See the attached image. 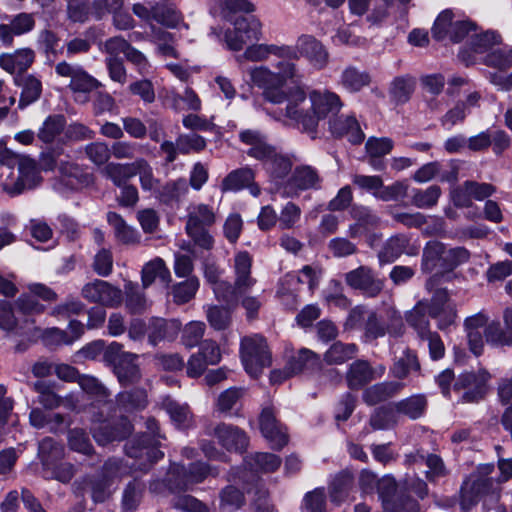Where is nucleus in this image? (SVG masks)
<instances>
[{
    "instance_id": "obj_61",
    "label": "nucleus",
    "mask_w": 512,
    "mask_h": 512,
    "mask_svg": "<svg viewBox=\"0 0 512 512\" xmlns=\"http://www.w3.org/2000/svg\"><path fill=\"white\" fill-rule=\"evenodd\" d=\"M68 446L72 451L84 454L86 456H91L95 453L87 433L80 428L69 430Z\"/></svg>"
},
{
    "instance_id": "obj_19",
    "label": "nucleus",
    "mask_w": 512,
    "mask_h": 512,
    "mask_svg": "<svg viewBox=\"0 0 512 512\" xmlns=\"http://www.w3.org/2000/svg\"><path fill=\"white\" fill-rule=\"evenodd\" d=\"M214 437L229 452L242 453L246 450L249 439L245 431L237 426L220 423L214 428Z\"/></svg>"
},
{
    "instance_id": "obj_15",
    "label": "nucleus",
    "mask_w": 512,
    "mask_h": 512,
    "mask_svg": "<svg viewBox=\"0 0 512 512\" xmlns=\"http://www.w3.org/2000/svg\"><path fill=\"white\" fill-rule=\"evenodd\" d=\"M16 164L18 165L19 175L11 186H6V191L9 194H20L24 190L35 188L42 182L40 170L34 159L19 155Z\"/></svg>"
},
{
    "instance_id": "obj_47",
    "label": "nucleus",
    "mask_w": 512,
    "mask_h": 512,
    "mask_svg": "<svg viewBox=\"0 0 512 512\" xmlns=\"http://www.w3.org/2000/svg\"><path fill=\"white\" fill-rule=\"evenodd\" d=\"M134 162L131 163H115L111 162L106 164L102 170V174L117 187H122L133 178Z\"/></svg>"
},
{
    "instance_id": "obj_51",
    "label": "nucleus",
    "mask_w": 512,
    "mask_h": 512,
    "mask_svg": "<svg viewBox=\"0 0 512 512\" xmlns=\"http://www.w3.org/2000/svg\"><path fill=\"white\" fill-rule=\"evenodd\" d=\"M125 305L131 314L143 313L147 307L148 302L143 292V288H139L137 284L129 282L125 285Z\"/></svg>"
},
{
    "instance_id": "obj_11",
    "label": "nucleus",
    "mask_w": 512,
    "mask_h": 512,
    "mask_svg": "<svg viewBox=\"0 0 512 512\" xmlns=\"http://www.w3.org/2000/svg\"><path fill=\"white\" fill-rule=\"evenodd\" d=\"M0 329L6 331L9 335L28 339L37 336L40 331L32 318H26L19 323L15 317L13 305L6 300L0 301Z\"/></svg>"
},
{
    "instance_id": "obj_57",
    "label": "nucleus",
    "mask_w": 512,
    "mask_h": 512,
    "mask_svg": "<svg viewBox=\"0 0 512 512\" xmlns=\"http://www.w3.org/2000/svg\"><path fill=\"white\" fill-rule=\"evenodd\" d=\"M386 213L397 223L402 224L407 228H420L426 224V216L420 212L408 213L399 212L397 207L389 205L386 207Z\"/></svg>"
},
{
    "instance_id": "obj_59",
    "label": "nucleus",
    "mask_w": 512,
    "mask_h": 512,
    "mask_svg": "<svg viewBox=\"0 0 512 512\" xmlns=\"http://www.w3.org/2000/svg\"><path fill=\"white\" fill-rule=\"evenodd\" d=\"M67 87L73 93L89 94L102 87V83L82 67L78 75L74 77L73 83L67 84Z\"/></svg>"
},
{
    "instance_id": "obj_5",
    "label": "nucleus",
    "mask_w": 512,
    "mask_h": 512,
    "mask_svg": "<svg viewBox=\"0 0 512 512\" xmlns=\"http://www.w3.org/2000/svg\"><path fill=\"white\" fill-rule=\"evenodd\" d=\"M241 360L246 372L257 378L272 363L271 352L261 335L244 337L240 344Z\"/></svg>"
},
{
    "instance_id": "obj_31",
    "label": "nucleus",
    "mask_w": 512,
    "mask_h": 512,
    "mask_svg": "<svg viewBox=\"0 0 512 512\" xmlns=\"http://www.w3.org/2000/svg\"><path fill=\"white\" fill-rule=\"evenodd\" d=\"M35 53L30 48H22L14 53H4L0 55V67L9 73L15 71L24 72L34 62Z\"/></svg>"
},
{
    "instance_id": "obj_17",
    "label": "nucleus",
    "mask_w": 512,
    "mask_h": 512,
    "mask_svg": "<svg viewBox=\"0 0 512 512\" xmlns=\"http://www.w3.org/2000/svg\"><path fill=\"white\" fill-rule=\"evenodd\" d=\"M133 426L127 416H121L116 421H103L92 430L97 444L105 446L114 441H122L132 433Z\"/></svg>"
},
{
    "instance_id": "obj_58",
    "label": "nucleus",
    "mask_w": 512,
    "mask_h": 512,
    "mask_svg": "<svg viewBox=\"0 0 512 512\" xmlns=\"http://www.w3.org/2000/svg\"><path fill=\"white\" fill-rule=\"evenodd\" d=\"M220 508L227 512H233L241 508L245 503L244 493L233 485H228L220 492Z\"/></svg>"
},
{
    "instance_id": "obj_9",
    "label": "nucleus",
    "mask_w": 512,
    "mask_h": 512,
    "mask_svg": "<svg viewBox=\"0 0 512 512\" xmlns=\"http://www.w3.org/2000/svg\"><path fill=\"white\" fill-rule=\"evenodd\" d=\"M279 71L271 72L266 67H258L250 71L251 81L258 87L283 86L288 79L297 82L299 75L294 63L281 61L278 64Z\"/></svg>"
},
{
    "instance_id": "obj_7",
    "label": "nucleus",
    "mask_w": 512,
    "mask_h": 512,
    "mask_svg": "<svg viewBox=\"0 0 512 512\" xmlns=\"http://www.w3.org/2000/svg\"><path fill=\"white\" fill-rule=\"evenodd\" d=\"M81 295L90 303L109 308L119 307L123 301L121 289L100 279L85 284L81 290Z\"/></svg>"
},
{
    "instance_id": "obj_60",
    "label": "nucleus",
    "mask_w": 512,
    "mask_h": 512,
    "mask_svg": "<svg viewBox=\"0 0 512 512\" xmlns=\"http://www.w3.org/2000/svg\"><path fill=\"white\" fill-rule=\"evenodd\" d=\"M249 467L256 471L270 473L281 465V458L272 453H255L247 460Z\"/></svg>"
},
{
    "instance_id": "obj_42",
    "label": "nucleus",
    "mask_w": 512,
    "mask_h": 512,
    "mask_svg": "<svg viewBox=\"0 0 512 512\" xmlns=\"http://www.w3.org/2000/svg\"><path fill=\"white\" fill-rule=\"evenodd\" d=\"M294 53L295 52L288 46L259 44L249 46L239 59L245 58L250 61H263L267 59L270 54L289 57Z\"/></svg>"
},
{
    "instance_id": "obj_32",
    "label": "nucleus",
    "mask_w": 512,
    "mask_h": 512,
    "mask_svg": "<svg viewBox=\"0 0 512 512\" xmlns=\"http://www.w3.org/2000/svg\"><path fill=\"white\" fill-rule=\"evenodd\" d=\"M37 455L44 471H46L63 460L65 457V447L55 439L45 437L39 442Z\"/></svg>"
},
{
    "instance_id": "obj_40",
    "label": "nucleus",
    "mask_w": 512,
    "mask_h": 512,
    "mask_svg": "<svg viewBox=\"0 0 512 512\" xmlns=\"http://www.w3.org/2000/svg\"><path fill=\"white\" fill-rule=\"evenodd\" d=\"M429 314L427 309V299L420 300L416 305L405 314L407 324L412 327L418 337L430 332Z\"/></svg>"
},
{
    "instance_id": "obj_35",
    "label": "nucleus",
    "mask_w": 512,
    "mask_h": 512,
    "mask_svg": "<svg viewBox=\"0 0 512 512\" xmlns=\"http://www.w3.org/2000/svg\"><path fill=\"white\" fill-rule=\"evenodd\" d=\"M412 373H421V364L415 351L406 348L402 355L395 359L390 368L392 377L403 380Z\"/></svg>"
},
{
    "instance_id": "obj_33",
    "label": "nucleus",
    "mask_w": 512,
    "mask_h": 512,
    "mask_svg": "<svg viewBox=\"0 0 512 512\" xmlns=\"http://www.w3.org/2000/svg\"><path fill=\"white\" fill-rule=\"evenodd\" d=\"M200 281L197 276L185 278L182 281L170 283L168 294L172 297V301L176 305H184L193 300L199 290Z\"/></svg>"
},
{
    "instance_id": "obj_48",
    "label": "nucleus",
    "mask_w": 512,
    "mask_h": 512,
    "mask_svg": "<svg viewBox=\"0 0 512 512\" xmlns=\"http://www.w3.org/2000/svg\"><path fill=\"white\" fill-rule=\"evenodd\" d=\"M205 313L209 325L214 330L224 331L229 328L232 322V311L228 305H208Z\"/></svg>"
},
{
    "instance_id": "obj_44",
    "label": "nucleus",
    "mask_w": 512,
    "mask_h": 512,
    "mask_svg": "<svg viewBox=\"0 0 512 512\" xmlns=\"http://www.w3.org/2000/svg\"><path fill=\"white\" fill-rule=\"evenodd\" d=\"M445 245L438 241H429L423 249L421 269L424 273H430L440 263L443 268Z\"/></svg>"
},
{
    "instance_id": "obj_20",
    "label": "nucleus",
    "mask_w": 512,
    "mask_h": 512,
    "mask_svg": "<svg viewBox=\"0 0 512 512\" xmlns=\"http://www.w3.org/2000/svg\"><path fill=\"white\" fill-rule=\"evenodd\" d=\"M329 130L334 137H348L352 144H360L365 138L357 119L352 115H336L329 119Z\"/></svg>"
},
{
    "instance_id": "obj_23",
    "label": "nucleus",
    "mask_w": 512,
    "mask_h": 512,
    "mask_svg": "<svg viewBox=\"0 0 512 512\" xmlns=\"http://www.w3.org/2000/svg\"><path fill=\"white\" fill-rule=\"evenodd\" d=\"M140 461L136 464V462L128 463L115 457L109 458L103 464L101 476L113 484L114 480L130 476L135 471L147 472L152 464Z\"/></svg>"
},
{
    "instance_id": "obj_28",
    "label": "nucleus",
    "mask_w": 512,
    "mask_h": 512,
    "mask_svg": "<svg viewBox=\"0 0 512 512\" xmlns=\"http://www.w3.org/2000/svg\"><path fill=\"white\" fill-rule=\"evenodd\" d=\"M156 279H159L164 287H169V284L172 282L170 270L166 266L165 261L160 257H155L144 264L141 270L143 289L150 287Z\"/></svg>"
},
{
    "instance_id": "obj_63",
    "label": "nucleus",
    "mask_w": 512,
    "mask_h": 512,
    "mask_svg": "<svg viewBox=\"0 0 512 512\" xmlns=\"http://www.w3.org/2000/svg\"><path fill=\"white\" fill-rule=\"evenodd\" d=\"M264 162L270 175L278 180L284 179L292 168L290 159L279 154L276 148L274 149V155L271 158H266Z\"/></svg>"
},
{
    "instance_id": "obj_21",
    "label": "nucleus",
    "mask_w": 512,
    "mask_h": 512,
    "mask_svg": "<svg viewBox=\"0 0 512 512\" xmlns=\"http://www.w3.org/2000/svg\"><path fill=\"white\" fill-rule=\"evenodd\" d=\"M234 287L243 296L257 283L252 276V257L247 251L238 252L234 257Z\"/></svg>"
},
{
    "instance_id": "obj_62",
    "label": "nucleus",
    "mask_w": 512,
    "mask_h": 512,
    "mask_svg": "<svg viewBox=\"0 0 512 512\" xmlns=\"http://www.w3.org/2000/svg\"><path fill=\"white\" fill-rule=\"evenodd\" d=\"M153 19L168 28H175L181 21V13L173 5H153Z\"/></svg>"
},
{
    "instance_id": "obj_2",
    "label": "nucleus",
    "mask_w": 512,
    "mask_h": 512,
    "mask_svg": "<svg viewBox=\"0 0 512 512\" xmlns=\"http://www.w3.org/2000/svg\"><path fill=\"white\" fill-rule=\"evenodd\" d=\"M139 355L123 350V345L112 342L104 351L103 360L109 366L122 387L136 385L142 373L138 363Z\"/></svg>"
},
{
    "instance_id": "obj_46",
    "label": "nucleus",
    "mask_w": 512,
    "mask_h": 512,
    "mask_svg": "<svg viewBox=\"0 0 512 512\" xmlns=\"http://www.w3.org/2000/svg\"><path fill=\"white\" fill-rule=\"evenodd\" d=\"M78 384L84 392L96 398L97 402L102 403L107 409V402L111 399V391L99 379L90 375H82Z\"/></svg>"
},
{
    "instance_id": "obj_64",
    "label": "nucleus",
    "mask_w": 512,
    "mask_h": 512,
    "mask_svg": "<svg viewBox=\"0 0 512 512\" xmlns=\"http://www.w3.org/2000/svg\"><path fill=\"white\" fill-rule=\"evenodd\" d=\"M386 512H421L419 502L406 492H401L393 502L384 509Z\"/></svg>"
},
{
    "instance_id": "obj_25",
    "label": "nucleus",
    "mask_w": 512,
    "mask_h": 512,
    "mask_svg": "<svg viewBox=\"0 0 512 512\" xmlns=\"http://www.w3.org/2000/svg\"><path fill=\"white\" fill-rule=\"evenodd\" d=\"M60 183L70 190H79L93 182L92 174L84 171L78 164L62 161L58 166Z\"/></svg>"
},
{
    "instance_id": "obj_52",
    "label": "nucleus",
    "mask_w": 512,
    "mask_h": 512,
    "mask_svg": "<svg viewBox=\"0 0 512 512\" xmlns=\"http://www.w3.org/2000/svg\"><path fill=\"white\" fill-rule=\"evenodd\" d=\"M484 337L494 347L512 346V333L503 328L499 321H492L485 327Z\"/></svg>"
},
{
    "instance_id": "obj_6",
    "label": "nucleus",
    "mask_w": 512,
    "mask_h": 512,
    "mask_svg": "<svg viewBox=\"0 0 512 512\" xmlns=\"http://www.w3.org/2000/svg\"><path fill=\"white\" fill-rule=\"evenodd\" d=\"M148 405L147 392L143 388H133L119 392L114 400L107 402L105 418H113L119 413V417L126 416L137 411L144 410ZM103 414V412L101 413ZM104 417V415H102Z\"/></svg>"
},
{
    "instance_id": "obj_53",
    "label": "nucleus",
    "mask_w": 512,
    "mask_h": 512,
    "mask_svg": "<svg viewBox=\"0 0 512 512\" xmlns=\"http://www.w3.org/2000/svg\"><path fill=\"white\" fill-rule=\"evenodd\" d=\"M65 125L66 120L63 115H50L39 129L37 136L44 143H52L62 133Z\"/></svg>"
},
{
    "instance_id": "obj_54",
    "label": "nucleus",
    "mask_w": 512,
    "mask_h": 512,
    "mask_svg": "<svg viewBox=\"0 0 512 512\" xmlns=\"http://www.w3.org/2000/svg\"><path fill=\"white\" fill-rule=\"evenodd\" d=\"M415 88V82L410 76L396 77L391 83L390 96L396 104L406 103Z\"/></svg>"
},
{
    "instance_id": "obj_27",
    "label": "nucleus",
    "mask_w": 512,
    "mask_h": 512,
    "mask_svg": "<svg viewBox=\"0 0 512 512\" xmlns=\"http://www.w3.org/2000/svg\"><path fill=\"white\" fill-rule=\"evenodd\" d=\"M255 174L249 167H243L230 172L221 183L222 191H238L245 187L250 189V192L257 196L260 189L254 184Z\"/></svg>"
},
{
    "instance_id": "obj_45",
    "label": "nucleus",
    "mask_w": 512,
    "mask_h": 512,
    "mask_svg": "<svg viewBox=\"0 0 512 512\" xmlns=\"http://www.w3.org/2000/svg\"><path fill=\"white\" fill-rule=\"evenodd\" d=\"M358 352V347L354 343L335 342L324 354V360L327 364H343L353 359Z\"/></svg>"
},
{
    "instance_id": "obj_49",
    "label": "nucleus",
    "mask_w": 512,
    "mask_h": 512,
    "mask_svg": "<svg viewBox=\"0 0 512 512\" xmlns=\"http://www.w3.org/2000/svg\"><path fill=\"white\" fill-rule=\"evenodd\" d=\"M165 486L172 493L190 489L191 483L186 471V467L179 464H172L165 478Z\"/></svg>"
},
{
    "instance_id": "obj_14",
    "label": "nucleus",
    "mask_w": 512,
    "mask_h": 512,
    "mask_svg": "<svg viewBox=\"0 0 512 512\" xmlns=\"http://www.w3.org/2000/svg\"><path fill=\"white\" fill-rule=\"evenodd\" d=\"M427 309L429 316L438 320L440 330L452 325L457 317L456 308L450 303L447 289H438L432 293L431 299L427 300Z\"/></svg>"
},
{
    "instance_id": "obj_24",
    "label": "nucleus",
    "mask_w": 512,
    "mask_h": 512,
    "mask_svg": "<svg viewBox=\"0 0 512 512\" xmlns=\"http://www.w3.org/2000/svg\"><path fill=\"white\" fill-rule=\"evenodd\" d=\"M296 48L314 67L322 69L327 65L329 54L323 44L314 36H300L297 40Z\"/></svg>"
},
{
    "instance_id": "obj_43",
    "label": "nucleus",
    "mask_w": 512,
    "mask_h": 512,
    "mask_svg": "<svg viewBox=\"0 0 512 512\" xmlns=\"http://www.w3.org/2000/svg\"><path fill=\"white\" fill-rule=\"evenodd\" d=\"M409 240L404 235H395L389 238L378 253L381 265L391 263L401 256L408 246Z\"/></svg>"
},
{
    "instance_id": "obj_12",
    "label": "nucleus",
    "mask_w": 512,
    "mask_h": 512,
    "mask_svg": "<svg viewBox=\"0 0 512 512\" xmlns=\"http://www.w3.org/2000/svg\"><path fill=\"white\" fill-rule=\"evenodd\" d=\"M492 478L479 472L471 473L460 488V505L463 510H469L476 505L481 496L488 494L493 488Z\"/></svg>"
},
{
    "instance_id": "obj_37",
    "label": "nucleus",
    "mask_w": 512,
    "mask_h": 512,
    "mask_svg": "<svg viewBox=\"0 0 512 512\" xmlns=\"http://www.w3.org/2000/svg\"><path fill=\"white\" fill-rule=\"evenodd\" d=\"M107 222L112 226L115 238L119 243L135 245L140 242V235L137 230L129 226L120 214L108 212Z\"/></svg>"
},
{
    "instance_id": "obj_1",
    "label": "nucleus",
    "mask_w": 512,
    "mask_h": 512,
    "mask_svg": "<svg viewBox=\"0 0 512 512\" xmlns=\"http://www.w3.org/2000/svg\"><path fill=\"white\" fill-rule=\"evenodd\" d=\"M309 99L312 113L304 110L301 105L296 121L305 132L311 134V137L315 139L319 121L336 116L343 104L337 94L329 91L313 90L309 94Z\"/></svg>"
},
{
    "instance_id": "obj_56",
    "label": "nucleus",
    "mask_w": 512,
    "mask_h": 512,
    "mask_svg": "<svg viewBox=\"0 0 512 512\" xmlns=\"http://www.w3.org/2000/svg\"><path fill=\"white\" fill-rule=\"evenodd\" d=\"M442 194L438 185H431L427 189H413L411 203L417 208L426 209L435 206Z\"/></svg>"
},
{
    "instance_id": "obj_18",
    "label": "nucleus",
    "mask_w": 512,
    "mask_h": 512,
    "mask_svg": "<svg viewBox=\"0 0 512 512\" xmlns=\"http://www.w3.org/2000/svg\"><path fill=\"white\" fill-rule=\"evenodd\" d=\"M260 430L269 441L272 449L280 450L288 443V436L282 425L277 421L272 407L263 408L259 417Z\"/></svg>"
},
{
    "instance_id": "obj_10",
    "label": "nucleus",
    "mask_w": 512,
    "mask_h": 512,
    "mask_svg": "<svg viewBox=\"0 0 512 512\" xmlns=\"http://www.w3.org/2000/svg\"><path fill=\"white\" fill-rule=\"evenodd\" d=\"M30 294L23 293L15 301L17 309L26 316L41 314L45 310V306L39 303L36 297L43 301L55 302L58 298L57 293L50 287L41 283H32L28 285Z\"/></svg>"
},
{
    "instance_id": "obj_29",
    "label": "nucleus",
    "mask_w": 512,
    "mask_h": 512,
    "mask_svg": "<svg viewBox=\"0 0 512 512\" xmlns=\"http://www.w3.org/2000/svg\"><path fill=\"white\" fill-rule=\"evenodd\" d=\"M376 370L367 360H356L350 364L346 372L347 386L351 390H359L376 377Z\"/></svg>"
},
{
    "instance_id": "obj_16",
    "label": "nucleus",
    "mask_w": 512,
    "mask_h": 512,
    "mask_svg": "<svg viewBox=\"0 0 512 512\" xmlns=\"http://www.w3.org/2000/svg\"><path fill=\"white\" fill-rule=\"evenodd\" d=\"M346 283L353 289L361 290L368 297L378 296L383 288L384 281L374 275L368 266H359L345 274Z\"/></svg>"
},
{
    "instance_id": "obj_26",
    "label": "nucleus",
    "mask_w": 512,
    "mask_h": 512,
    "mask_svg": "<svg viewBox=\"0 0 512 512\" xmlns=\"http://www.w3.org/2000/svg\"><path fill=\"white\" fill-rule=\"evenodd\" d=\"M181 330L179 320H166L164 318L154 317L148 324V341L152 345H157L163 340H174Z\"/></svg>"
},
{
    "instance_id": "obj_55",
    "label": "nucleus",
    "mask_w": 512,
    "mask_h": 512,
    "mask_svg": "<svg viewBox=\"0 0 512 512\" xmlns=\"http://www.w3.org/2000/svg\"><path fill=\"white\" fill-rule=\"evenodd\" d=\"M139 175L140 185L144 191L156 190L159 180L154 177L153 168L144 158L134 161L133 177Z\"/></svg>"
},
{
    "instance_id": "obj_13",
    "label": "nucleus",
    "mask_w": 512,
    "mask_h": 512,
    "mask_svg": "<svg viewBox=\"0 0 512 512\" xmlns=\"http://www.w3.org/2000/svg\"><path fill=\"white\" fill-rule=\"evenodd\" d=\"M283 86H270L266 87L263 91L265 100L273 104H282L287 102L284 109V115L296 121L299 116V106L306 101V93L303 89L296 87L290 89L288 93L284 92L281 88Z\"/></svg>"
},
{
    "instance_id": "obj_30",
    "label": "nucleus",
    "mask_w": 512,
    "mask_h": 512,
    "mask_svg": "<svg viewBox=\"0 0 512 512\" xmlns=\"http://www.w3.org/2000/svg\"><path fill=\"white\" fill-rule=\"evenodd\" d=\"M404 386V383L398 381L377 383L367 388L363 392L362 398L366 404L373 406L392 398L402 391Z\"/></svg>"
},
{
    "instance_id": "obj_38",
    "label": "nucleus",
    "mask_w": 512,
    "mask_h": 512,
    "mask_svg": "<svg viewBox=\"0 0 512 512\" xmlns=\"http://www.w3.org/2000/svg\"><path fill=\"white\" fill-rule=\"evenodd\" d=\"M289 183L299 190H317L321 188L322 178L314 167L300 165L294 169Z\"/></svg>"
},
{
    "instance_id": "obj_8",
    "label": "nucleus",
    "mask_w": 512,
    "mask_h": 512,
    "mask_svg": "<svg viewBox=\"0 0 512 512\" xmlns=\"http://www.w3.org/2000/svg\"><path fill=\"white\" fill-rule=\"evenodd\" d=\"M233 24L234 30L225 32V40L231 50L239 51L248 41L259 40L261 23L254 16L238 17Z\"/></svg>"
},
{
    "instance_id": "obj_34",
    "label": "nucleus",
    "mask_w": 512,
    "mask_h": 512,
    "mask_svg": "<svg viewBox=\"0 0 512 512\" xmlns=\"http://www.w3.org/2000/svg\"><path fill=\"white\" fill-rule=\"evenodd\" d=\"M286 365L294 375H297L318 370L321 366V360L320 356L312 350L301 348L288 358Z\"/></svg>"
},
{
    "instance_id": "obj_50",
    "label": "nucleus",
    "mask_w": 512,
    "mask_h": 512,
    "mask_svg": "<svg viewBox=\"0 0 512 512\" xmlns=\"http://www.w3.org/2000/svg\"><path fill=\"white\" fill-rule=\"evenodd\" d=\"M427 407L424 395H413L395 403V410L411 419L420 418Z\"/></svg>"
},
{
    "instance_id": "obj_36",
    "label": "nucleus",
    "mask_w": 512,
    "mask_h": 512,
    "mask_svg": "<svg viewBox=\"0 0 512 512\" xmlns=\"http://www.w3.org/2000/svg\"><path fill=\"white\" fill-rule=\"evenodd\" d=\"M15 83L21 88L19 99V108L36 102L42 94V82L32 74L23 75L15 78Z\"/></svg>"
},
{
    "instance_id": "obj_39",
    "label": "nucleus",
    "mask_w": 512,
    "mask_h": 512,
    "mask_svg": "<svg viewBox=\"0 0 512 512\" xmlns=\"http://www.w3.org/2000/svg\"><path fill=\"white\" fill-rule=\"evenodd\" d=\"M145 491V485L134 477L123 488L121 495L122 512H135L140 506Z\"/></svg>"
},
{
    "instance_id": "obj_3",
    "label": "nucleus",
    "mask_w": 512,
    "mask_h": 512,
    "mask_svg": "<svg viewBox=\"0 0 512 512\" xmlns=\"http://www.w3.org/2000/svg\"><path fill=\"white\" fill-rule=\"evenodd\" d=\"M147 432L133 438L125 444V452L128 457L135 460H144L153 464L161 459L164 454L159 450L160 441L165 437L160 434L159 422L154 417L147 418Z\"/></svg>"
},
{
    "instance_id": "obj_41",
    "label": "nucleus",
    "mask_w": 512,
    "mask_h": 512,
    "mask_svg": "<svg viewBox=\"0 0 512 512\" xmlns=\"http://www.w3.org/2000/svg\"><path fill=\"white\" fill-rule=\"evenodd\" d=\"M187 192L188 184L184 178L168 181L155 190L156 198L165 205L179 203Z\"/></svg>"
},
{
    "instance_id": "obj_4",
    "label": "nucleus",
    "mask_w": 512,
    "mask_h": 512,
    "mask_svg": "<svg viewBox=\"0 0 512 512\" xmlns=\"http://www.w3.org/2000/svg\"><path fill=\"white\" fill-rule=\"evenodd\" d=\"M216 221L213 208L206 204H195L188 207L186 232L194 243L205 250H211L214 245L213 237L207 228Z\"/></svg>"
},
{
    "instance_id": "obj_22",
    "label": "nucleus",
    "mask_w": 512,
    "mask_h": 512,
    "mask_svg": "<svg viewBox=\"0 0 512 512\" xmlns=\"http://www.w3.org/2000/svg\"><path fill=\"white\" fill-rule=\"evenodd\" d=\"M239 139L242 143L249 146L247 155L264 162L266 158L274 155V147L267 141V137L257 130H244L239 133Z\"/></svg>"
}]
</instances>
